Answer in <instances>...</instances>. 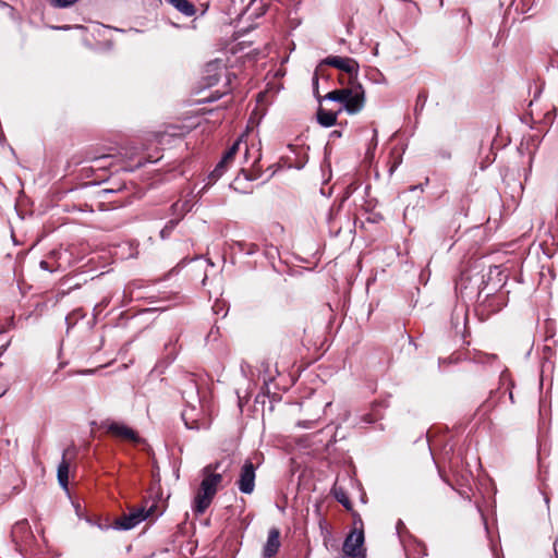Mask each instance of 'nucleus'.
<instances>
[{"label":"nucleus","instance_id":"obj_20","mask_svg":"<svg viewBox=\"0 0 558 558\" xmlns=\"http://www.w3.org/2000/svg\"><path fill=\"white\" fill-rule=\"evenodd\" d=\"M167 1L174 5V0H167Z\"/></svg>","mask_w":558,"mask_h":558},{"label":"nucleus","instance_id":"obj_12","mask_svg":"<svg viewBox=\"0 0 558 558\" xmlns=\"http://www.w3.org/2000/svg\"><path fill=\"white\" fill-rule=\"evenodd\" d=\"M177 10L186 16H193L197 12L195 5L189 0H177Z\"/></svg>","mask_w":558,"mask_h":558},{"label":"nucleus","instance_id":"obj_8","mask_svg":"<svg viewBox=\"0 0 558 558\" xmlns=\"http://www.w3.org/2000/svg\"><path fill=\"white\" fill-rule=\"evenodd\" d=\"M280 547V532L274 527L269 531L267 542L264 545L263 555L266 558H270L277 554Z\"/></svg>","mask_w":558,"mask_h":558},{"label":"nucleus","instance_id":"obj_13","mask_svg":"<svg viewBox=\"0 0 558 558\" xmlns=\"http://www.w3.org/2000/svg\"><path fill=\"white\" fill-rule=\"evenodd\" d=\"M335 495L339 502H341L345 508L350 509L351 505L349 498L342 490H336Z\"/></svg>","mask_w":558,"mask_h":558},{"label":"nucleus","instance_id":"obj_4","mask_svg":"<svg viewBox=\"0 0 558 558\" xmlns=\"http://www.w3.org/2000/svg\"><path fill=\"white\" fill-rule=\"evenodd\" d=\"M225 78V86L231 85V74L227 72V63L222 59L209 61L204 69L203 82L206 87L217 85L221 78Z\"/></svg>","mask_w":558,"mask_h":558},{"label":"nucleus","instance_id":"obj_19","mask_svg":"<svg viewBox=\"0 0 558 558\" xmlns=\"http://www.w3.org/2000/svg\"><path fill=\"white\" fill-rule=\"evenodd\" d=\"M104 157L95 158V161H100Z\"/></svg>","mask_w":558,"mask_h":558},{"label":"nucleus","instance_id":"obj_15","mask_svg":"<svg viewBox=\"0 0 558 558\" xmlns=\"http://www.w3.org/2000/svg\"><path fill=\"white\" fill-rule=\"evenodd\" d=\"M26 529H27V522H19L14 525V527L12 530V534H13V536H15L19 531H23Z\"/></svg>","mask_w":558,"mask_h":558},{"label":"nucleus","instance_id":"obj_16","mask_svg":"<svg viewBox=\"0 0 558 558\" xmlns=\"http://www.w3.org/2000/svg\"><path fill=\"white\" fill-rule=\"evenodd\" d=\"M160 234L161 238L163 239L169 238L171 235V228L166 227L165 229L161 230Z\"/></svg>","mask_w":558,"mask_h":558},{"label":"nucleus","instance_id":"obj_17","mask_svg":"<svg viewBox=\"0 0 558 558\" xmlns=\"http://www.w3.org/2000/svg\"><path fill=\"white\" fill-rule=\"evenodd\" d=\"M226 92H227V89H226V90H223V93H226ZM221 94H222V92H221V93H219V92H215V93H213V94L208 97V100H216V99L220 98Z\"/></svg>","mask_w":558,"mask_h":558},{"label":"nucleus","instance_id":"obj_6","mask_svg":"<svg viewBox=\"0 0 558 558\" xmlns=\"http://www.w3.org/2000/svg\"><path fill=\"white\" fill-rule=\"evenodd\" d=\"M364 534L362 530L352 531L344 541L343 553L349 557H357L363 554Z\"/></svg>","mask_w":558,"mask_h":558},{"label":"nucleus","instance_id":"obj_3","mask_svg":"<svg viewBox=\"0 0 558 558\" xmlns=\"http://www.w3.org/2000/svg\"><path fill=\"white\" fill-rule=\"evenodd\" d=\"M157 506L150 505L149 507L131 508L129 513L116 519L112 523L114 530L129 531L134 529L146 519L157 517Z\"/></svg>","mask_w":558,"mask_h":558},{"label":"nucleus","instance_id":"obj_1","mask_svg":"<svg viewBox=\"0 0 558 558\" xmlns=\"http://www.w3.org/2000/svg\"><path fill=\"white\" fill-rule=\"evenodd\" d=\"M325 63L348 73L350 84H352L351 87L332 90L325 97L343 104L345 111L351 114L360 112L364 107L365 95L360 84H353L357 76V62L351 58L336 56L328 57Z\"/></svg>","mask_w":558,"mask_h":558},{"label":"nucleus","instance_id":"obj_11","mask_svg":"<svg viewBox=\"0 0 558 558\" xmlns=\"http://www.w3.org/2000/svg\"><path fill=\"white\" fill-rule=\"evenodd\" d=\"M317 119H318V122L323 125V126H332L336 121H337V114L331 112V111H326L324 109H319L318 112H317Z\"/></svg>","mask_w":558,"mask_h":558},{"label":"nucleus","instance_id":"obj_5","mask_svg":"<svg viewBox=\"0 0 558 558\" xmlns=\"http://www.w3.org/2000/svg\"><path fill=\"white\" fill-rule=\"evenodd\" d=\"M107 432L112 436L122 440H129L134 444H141L143 440L132 428L120 422L106 423Z\"/></svg>","mask_w":558,"mask_h":558},{"label":"nucleus","instance_id":"obj_10","mask_svg":"<svg viewBox=\"0 0 558 558\" xmlns=\"http://www.w3.org/2000/svg\"><path fill=\"white\" fill-rule=\"evenodd\" d=\"M66 451L63 453V459L58 466V481L59 484L66 489L69 484L70 462L65 459Z\"/></svg>","mask_w":558,"mask_h":558},{"label":"nucleus","instance_id":"obj_9","mask_svg":"<svg viewBox=\"0 0 558 558\" xmlns=\"http://www.w3.org/2000/svg\"><path fill=\"white\" fill-rule=\"evenodd\" d=\"M241 140L236 141L232 147L225 154L222 160L217 165L213 171V175L219 178L222 175L226 167L233 160L236 151L239 150Z\"/></svg>","mask_w":558,"mask_h":558},{"label":"nucleus","instance_id":"obj_18","mask_svg":"<svg viewBox=\"0 0 558 558\" xmlns=\"http://www.w3.org/2000/svg\"><path fill=\"white\" fill-rule=\"evenodd\" d=\"M40 267H41L43 269H46V270H48V269H49V268H48V263H47V262H45V260L40 262Z\"/></svg>","mask_w":558,"mask_h":558},{"label":"nucleus","instance_id":"obj_14","mask_svg":"<svg viewBox=\"0 0 558 558\" xmlns=\"http://www.w3.org/2000/svg\"><path fill=\"white\" fill-rule=\"evenodd\" d=\"M51 1L54 7L66 8V7L74 4L78 0H51Z\"/></svg>","mask_w":558,"mask_h":558},{"label":"nucleus","instance_id":"obj_2","mask_svg":"<svg viewBox=\"0 0 558 558\" xmlns=\"http://www.w3.org/2000/svg\"><path fill=\"white\" fill-rule=\"evenodd\" d=\"M217 466L218 464H210L203 470V480L195 497V509L199 513L204 512L209 507L222 481V475L215 472Z\"/></svg>","mask_w":558,"mask_h":558},{"label":"nucleus","instance_id":"obj_7","mask_svg":"<svg viewBox=\"0 0 558 558\" xmlns=\"http://www.w3.org/2000/svg\"><path fill=\"white\" fill-rule=\"evenodd\" d=\"M255 487V468L251 461H246L241 470L239 489L244 494H251Z\"/></svg>","mask_w":558,"mask_h":558}]
</instances>
